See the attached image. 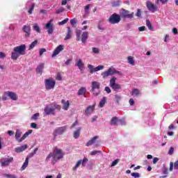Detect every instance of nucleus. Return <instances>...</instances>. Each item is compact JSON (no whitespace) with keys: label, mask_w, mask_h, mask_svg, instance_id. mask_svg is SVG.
I'll list each match as a JSON object with an SVG mask.
<instances>
[{"label":"nucleus","mask_w":178,"mask_h":178,"mask_svg":"<svg viewBox=\"0 0 178 178\" xmlns=\"http://www.w3.org/2000/svg\"><path fill=\"white\" fill-rule=\"evenodd\" d=\"M136 16L138 17H141V10L140 9H138L137 13H136Z\"/></svg>","instance_id":"nucleus-60"},{"label":"nucleus","mask_w":178,"mask_h":178,"mask_svg":"<svg viewBox=\"0 0 178 178\" xmlns=\"http://www.w3.org/2000/svg\"><path fill=\"white\" fill-rule=\"evenodd\" d=\"M118 123H119L118 117H113L110 122L111 126H118Z\"/></svg>","instance_id":"nucleus-25"},{"label":"nucleus","mask_w":178,"mask_h":178,"mask_svg":"<svg viewBox=\"0 0 178 178\" xmlns=\"http://www.w3.org/2000/svg\"><path fill=\"white\" fill-rule=\"evenodd\" d=\"M38 44V40H35L33 42L31 43L29 47V51H31V49H33L37 44Z\"/></svg>","instance_id":"nucleus-38"},{"label":"nucleus","mask_w":178,"mask_h":178,"mask_svg":"<svg viewBox=\"0 0 178 178\" xmlns=\"http://www.w3.org/2000/svg\"><path fill=\"white\" fill-rule=\"evenodd\" d=\"M22 137V132L19 129H17L16 130V132H15V140L18 142V143H22V142H19V140Z\"/></svg>","instance_id":"nucleus-26"},{"label":"nucleus","mask_w":178,"mask_h":178,"mask_svg":"<svg viewBox=\"0 0 178 178\" xmlns=\"http://www.w3.org/2000/svg\"><path fill=\"white\" fill-rule=\"evenodd\" d=\"M81 165V160H79L76 163L75 166L73 168V170H77V168Z\"/></svg>","instance_id":"nucleus-43"},{"label":"nucleus","mask_w":178,"mask_h":178,"mask_svg":"<svg viewBox=\"0 0 178 178\" xmlns=\"http://www.w3.org/2000/svg\"><path fill=\"white\" fill-rule=\"evenodd\" d=\"M113 74H119V76H122V72L118 71L115 67H111L108 68L107 71L102 73L103 79H106L108 76H113Z\"/></svg>","instance_id":"nucleus-4"},{"label":"nucleus","mask_w":178,"mask_h":178,"mask_svg":"<svg viewBox=\"0 0 178 178\" xmlns=\"http://www.w3.org/2000/svg\"><path fill=\"white\" fill-rule=\"evenodd\" d=\"M128 63H129L130 65H132V66H134V59L133 58V57H131V56L128 57Z\"/></svg>","instance_id":"nucleus-42"},{"label":"nucleus","mask_w":178,"mask_h":178,"mask_svg":"<svg viewBox=\"0 0 178 178\" xmlns=\"http://www.w3.org/2000/svg\"><path fill=\"white\" fill-rule=\"evenodd\" d=\"M68 22H69V18H65V19H63V21L60 22L58 23V24H59L60 26H63V24H66V23Z\"/></svg>","instance_id":"nucleus-45"},{"label":"nucleus","mask_w":178,"mask_h":178,"mask_svg":"<svg viewBox=\"0 0 178 178\" xmlns=\"http://www.w3.org/2000/svg\"><path fill=\"white\" fill-rule=\"evenodd\" d=\"M120 3H122V1L120 0H116L111 2L112 6L114 8H117L118 6H120Z\"/></svg>","instance_id":"nucleus-33"},{"label":"nucleus","mask_w":178,"mask_h":178,"mask_svg":"<svg viewBox=\"0 0 178 178\" xmlns=\"http://www.w3.org/2000/svg\"><path fill=\"white\" fill-rule=\"evenodd\" d=\"M70 23L72 26H76V24H77V20L76 19V18L72 19H70Z\"/></svg>","instance_id":"nucleus-53"},{"label":"nucleus","mask_w":178,"mask_h":178,"mask_svg":"<svg viewBox=\"0 0 178 178\" xmlns=\"http://www.w3.org/2000/svg\"><path fill=\"white\" fill-rule=\"evenodd\" d=\"M97 140H98V136H94L91 140L87 142L86 144V147H90V145H92V144H95V141H97Z\"/></svg>","instance_id":"nucleus-21"},{"label":"nucleus","mask_w":178,"mask_h":178,"mask_svg":"<svg viewBox=\"0 0 178 178\" xmlns=\"http://www.w3.org/2000/svg\"><path fill=\"white\" fill-rule=\"evenodd\" d=\"M76 41H80V40H81V30L77 29L76 31Z\"/></svg>","instance_id":"nucleus-31"},{"label":"nucleus","mask_w":178,"mask_h":178,"mask_svg":"<svg viewBox=\"0 0 178 178\" xmlns=\"http://www.w3.org/2000/svg\"><path fill=\"white\" fill-rule=\"evenodd\" d=\"M146 27L145 26H140L139 28H138V31H145V30H146Z\"/></svg>","instance_id":"nucleus-61"},{"label":"nucleus","mask_w":178,"mask_h":178,"mask_svg":"<svg viewBox=\"0 0 178 178\" xmlns=\"http://www.w3.org/2000/svg\"><path fill=\"white\" fill-rule=\"evenodd\" d=\"M87 92V88L82 87L78 90V95H85Z\"/></svg>","instance_id":"nucleus-29"},{"label":"nucleus","mask_w":178,"mask_h":178,"mask_svg":"<svg viewBox=\"0 0 178 178\" xmlns=\"http://www.w3.org/2000/svg\"><path fill=\"white\" fill-rule=\"evenodd\" d=\"M88 67L90 70V73H91V74H92V73H95V72H97V70H95V67H94V65L89 64L88 65Z\"/></svg>","instance_id":"nucleus-39"},{"label":"nucleus","mask_w":178,"mask_h":178,"mask_svg":"<svg viewBox=\"0 0 178 178\" xmlns=\"http://www.w3.org/2000/svg\"><path fill=\"white\" fill-rule=\"evenodd\" d=\"M105 104H106V97H104L99 104V108H104Z\"/></svg>","instance_id":"nucleus-32"},{"label":"nucleus","mask_w":178,"mask_h":178,"mask_svg":"<svg viewBox=\"0 0 178 178\" xmlns=\"http://www.w3.org/2000/svg\"><path fill=\"white\" fill-rule=\"evenodd\" d=\"M115 98L117 104H119V102H120V99H122V97L119 95H115Z\"/></svg>","instance_id":"nucleus-51"},{"label":"nucleus","mask_w":178,"mask_h":178,"mask_svg":"<svg viewBox=\"0 0 178 178\" xmlns=\"http://www.w3.org/2000/svg\"><path fill=\"white\" fill-rule=\"evenodd\" d=\"M2 177H6V178H17V176L15 175H10V174H2Z\"/></svg>","instance_id":"nucleus-37"},{"label":"nucleus","mask_w":178,"mask_h":178,"mask_svg":"<svg viewBox=\"0 0 178 178\" xmlns=\"http://www.w3.org/2000/svg\"><path fill=\"white\" fill-rule=\"evenodd\" d=\"M67 129V126L58 127L54 131L53 136L54 137H57V136H62V134H63V133L66 131Z\"/></svg>","instance_id":"nucleus-10"},{"label":"nucleus","mask_w":178,"mask_h":178,"mask_svg":"<svg viewBox=\"0 0 178 178\" xmlns=\"http://www.w3.org/2000/svg\"><path fill=\"white\" fill-rule=\"evenodd\" d=\"M131 95L133 97H138L140 95V90L137 88L132 90Z\"/></svg>","instance_id":"nucleus-36"},{"label":"nucleus","mask_w":178,"mask_h":178,"mask_svg":"<svg viewBox=\"0 0 178 178\" xmlns=\"http://www.w3.org/2000/svg\"><path fill=\"white\" fill-rule=\"evenodd\" d=\"M26 49H27V47L24 44L15 47L11 53V59L13 60H17L19 56L26 54Z\"/></svg>","instance_id":"nucleus-2"},{"label":"nucleus","mask_w":178,"mask_h":178,"mask_svg":"<svg viewBox=\"0 0 178 178\" xmlns=\"http://www.w3.org/2000/svg\"><path fill=\"white\" fill-rule=\"evenodd\" d=\"M75 66H77L79 70H84V63L81 59H79L77 63L75 64Z\"/></svg>","instance_id":"nucleus-24"},{"label":"nucleus","mask_w":178,"mask_h":178,"mask_svg":"<svg viewBox=\"0 0 178 178\" xmlns=\"http://www.w3.org/2000/svg\"><path fill=\"white\" fill-rule=\"evenodd\" d=\"M31 127H32V129H37V124L32 122L31 124Z\"/></svg>","instance_id":"nucleus-64"},{"label":"nucleus","mask_w":178,"mask_h":178,"mask_svg":"<svg viewBox=\"0 0 178 178\" xmlns=\"http://www.w3.org/2000/svg\"><path fill=\"white\" fill-rule=\"evenodd\" d=\"M42 70H44V63H40L36 67V73L41 76V74H42Z\"/></svg>","instance_id":"nucleus-23"},{"label":"nucleus","mask_w":178,"mask_h":178,"mask_svg":"<svg viewBox=\"0 0 178 178\" xmlns=\"http://www.w3.org/2000/svg\"><path fill=\"white\" fill-rule=\"evenodd\" d=\"M111 88L112 90H113V91H118V90L122 89V86H120V84L119 83H115V85L111 86Z\"/></svg>","instance_id":"nucleus-30"},{"label":"nucleus","mask_w":178,"mask_h":178,"mask_svg":"<svg viewBox=\"0 0 178 178\" xmlns=\"http://www.w3.org/2000/svg\"><path fill=\"white\" fill-rule=\"evenodd\" d=\"M33 29L34 31H36V33H41V28L38 26V24H35L33 26Z\"/></svg>","instance_id":"nucleus-34"},{"label":"nucleus","mask_w":178,"mask_h":178,"mask_svg":"<svg viewBox=\"0 0 178 178\" xmlns=\"http://www.w3.org/2000/svg\"><path fill=\"white\" fill-rule=\"evenodd\" d=\"M27 166H29V158H26L25 161L21 168V170H25Z\"/></svg>","instance_id":"nucleus-35"},{"label":"nucleus","mask_w":178,"mask_h":178,"mask_svg":"<svg viewBox=\"0 0 178 178\" xmlns=\"http://www.w3.org/2000/svg\"><path fill=\"white\" fill-rule=\"evenodd\" d=\"M131 176H132V177H134V178H138V177H140L141 175L138 172H132L131 174Z\"/></svg>","instance_id":"nucleus-46"},{"label":"nucleus","mask_w":178,"mask_h":178,"mask_svg":"<svg viewBox=\"0 0 178 178\" xmlns=\"http://www.w3.org/2000/svg\"><path fill=\"white\" fill-rule=\"evenodd\" d=\"M29 6H30V8L28 11V13H29V15H31V13H33V10H34V6H35V5L34 4V3H31V1H28L26 3V8Z\"/></svg>","instance_id":"nucleus-19"},{"label":"nucleus","mask_w":178,"mask_h":178,"mask_svg":"<svg viewBox=\"0 0 178 178\" xmlns=\"http://www.w3.org/2000/svg\"><path fill=\"white\" fill-rule=\"evenodd\" d=\"M22 31L24 33L25 38H29L31 34V26L30 25H24L22 26Z\"/></svg>","instance_id":"nucleus-11"},{"label":"nucleus","mask_w":178,"mask_h":178,"mask_svg":"<svg viewBox=\"0 0 178 178\" xmlns=\"http://www.w3.org/2000/svg\"><path fill=\"white\" fill-rule=\"evenodd\" d=\"M95 111V104L92 106H88L86 107L84 111L85 116H90V115H92V112Z\"/></svg>","instance_id":"nucleus-14"},{"label":"nucleus","mask_w":178,"mask_h":178,"mask_svg":"<svg viewBox=\"0 0 178 178\" xmlns=\"http://www.w3.org/2000/svg\"><path fill=\"white\" fill-rule=\"evenodd\" d=\"M146 26L148 29L150 30V31H154L155 30L154 26H152V24H151V21H149V19L146 20Z\"/></svg>","instance_id":"nucleus-28"},{"label":"nucleus","mask_w":178,"mask_h":178,"mask_svg":"<svg viewBox=\"0 0 178 178\" xmlns=\"http://www.w3.org/2000/svg\"><path fill=\"white\" fill-rule=\"evenodd\" d=\"M27 148H28L27 145H24L20 147H15V152H17V154H20V152H23V151H26Z\"/></svg>","instance_id":"nucleus-17"},{"label":"nucleus","mask_w":178,"mask_h":178,"mask_svg":"<svg viewBox=\"0 0 178 178\" xmlns=\"http://www.w3.org/2000/svg\"><path fill=\"white\" fill-rule=\"evenodd\" d=\"M118 163H119V159H116L113 161L111 163V167L116 166Z\"/></svg>","instance_id":"nucleus-56"},{"label":"nucleus","mask_w":178,"mask_h":178,"mask_svg":"<svg viewBox=\"0 0 178 178\" xmlns=\"http://www.w3.org/2000/svg\"><path fill=\"white\" fill-rule=\"evenodd\" d=\"M120 20H122L120 15L114 13L108 18V23H110V24H118V23L120 22Z\"/></svg>","instance_id":"nucleus-7"},{"label":"nucleus","mask_w":178,"mask_h":178,"mask_svg":"<svg viewBox=\"0 0 178 178\" xmlns=\"http://www.w3.org/2000/svg\"><path fill=\"white\" fill-rule=\"evenodd\" d=\"M52 22H54V19H50L44 26L45 30H47V33L49 35L53 34L54 30H55V26H54Z\"/></svg>","instance_id":"nucleus-9"},{"label":"nucleus","mask_w":178,"mask_h":178,"mask_svg":"<svg viewBox=\"0 0 178 178\" xmlns=\"http://www.w3.org/2000/svg\"><path fill=\"white\" fill-rule=\"evenodd\" d=\"M63 12H65V8H63V7H60L59 9L56 10V15H59V13H62Z\"/></svg>","instance_id":"nucleus-47"},{"label":"nucleus","mask_w":178,"mask_h":178,"mask_svg":"<svg viewBox=\"0 0 178 178\" xmlns=\"http://www.w3.org/2000/svg\"><path fill=\"white\" fill-rule=\"evenodd\" d=\"M146 6L148 10L152 13H155V12L158 10V7H156V6H155L154 3H152V2L149 1L146 2Z\"/></svg>","instance_id":"nucleus-12"},{"label":"nucleus","mask_w":178,"mask_h":178,"mask_svg":"<svg viewBox=\"0 0 178 178\" xmlns=\"http://www.w3.org/2000/svg\"><path fill=\"white\" fill-rule=\"evenodd\" d=\"M92 52L93 54H99V49L98 47H93Z\"/></svg>","instance_id":"nucleus-54"},{"label":"nucleus","mask_w":178,"mask_h":178,"mask_svg":"<svg viewBox=\"0 0 178 178\" xmlns=\"http://www.w3.org/2000/svg\"><path fill=\"white\" fill-rule=\"evenodd\" d=\"M91 6V4H88L86 6H85V13H88V10L90 9Z\"/></svg>","instance_id":"nucleus-57"},{"label":"nucleus","mask_w":178,"mask_h":178,"mask_svg":"<svg viewBox=\"0 0 178 178\" xmlns=\"http://www.w3.org/2000/svg\"><path fill=\"white\" fill-rule=\"evenodd\" d=\"M88 162V159L87 157H84L83 160H81L82 166L85 167Z\"/></svg>","instance_id":"nucleus-41"},{"label":"nucleus","mask_w":178,"mask_h":178,"mask_svg":"<svg viewBox=\"0 0 178 178\" xmlns=\"http://www.w3.org/2000/svg\"><path fill=\"white\" fill-rule=\"evenodd\" d=\"M6 95L9 97L13 101H17V95L13 92L8 91L6 92Z\"/></svg>","instance_id":"nucleus-16"},{"label":"nucleus","mask_w":178,"mask_h":178,"mask_svg":"<svg viewBox=\"0 0 178 178\" xmlns=\"http://www.w3.org/2000/svg\"><path fill=\"white\" fill-rule=\"evenodd\" d=\"M104 67H105V66H104V65H99L95 67V70H96V72H99V70H104Z\"/></svg>","instance_id":"nucleus-49"},{"label":"nucleus","mask_w":178,"mask_h":178,"mask_svg":"<svg viewBox=\"0 0 178 178\" xmlns=\"http://www.w3.org/2000/svg\"><path fill=\"white\" fill-rule=\"evenodd\" d=\"M87 40H88V32L85 31L81 35V42H83V44H86V42H87Z\"/></svg>","instance_id":"nucleus-20"},{"label":"nucleus","mask_w":178,"mask_h":178,"mask_svg":"<svg viewBox=\"0 0 178 178\" xmlns=\"http://www.w3.org/2000/svg\"><path fill=\"white\" fill-rule=\"evenodd\" d=\"M118 123H120V124L124 126V124H126V121L124 120H119Z\"/></svg>","instance_id":"nucleus-62"},{"label":"nucleus","mask_w":178,"mask_h":178,"mask_svg":"<svg viewBox=\"0 0 178 178\" xmlns=\"http://www.w3.org/2000/svg\"><path fill=\"white\" fill-rule=\"evenodd\" d=\"M80 131H81V127H79L74 132V138L77 139L79 137H80Z\"/></svg>","instance_id":"nucleus-27"},{"label":"nucleus","mask_w":178,"mask_h":178,"mask_svg":"<svg viewBox=\"0 0 178 178\" xmlns=\"http://www.w3.org/2000/svg\"><path fill=\"white\" fill-rule=\"evenodd\" d=\"M129 103L131 106H133V105H134V99H130Z\"/></svg>","instance_id":"nucleus-63"},{"label":"nucleus","mask_w":178,"mask_h":178,"mask_svg":"<svg viewBox=\"0 0 178 178\" xmlns=\"http://www.w3.org/2000/svg\"><path fill=\"white\" fill-rule=\"evenodd\" d=\"M61 104H63V109L64 111H67L69 109V106H70V102H69V100L66 101L65 99L61 100Z\"/></svg>","instance_id":"nucleus-18"},{"label":"nucleus","mask_w":178,"mask_h":178,"mask_svg":"<svg viewBox=\"0 0 178 178\" xmlns=\"http://www.w3.org/2000/svg\"><path fill=\"white\" fill-rule=\"evenodd\" d=\"M64 49V47L62 44L58 45L53 51V54L51 55L52 58H55V56H56V55H59V54H60V52H62V51H63Z\"/></svg>","instance_id":"nucleus-15"},{"label":"nucleus","mask_w":178,"mask_h":178,"mask_svg":"<svg viewBox=\"0 0 178 178\" xmlns=\"http://www.w3.org/2000/svg\"><path fill=\"white\" fill-rule=\"evenodd\" d=\"M27 137H29V134L27 132H26L22 137L20 138L19 142H22L24 140H26V138H27Z\"/></svg>","instance_id":"nucleus-48"},{"label":"nucleus","mask_w":178,"mask_h":178,"mask_svg":"<svg viewBox=\"0 0 178 178\" xmlns=\"http://www.w3.org/2000/svg\"><path fill=\"white\" fill-rule=\"evenodd\" d=\"M67 35L65 36V38H64L65 41H67V40H70V38H72V29H70V27H67Z\"/></svg>","instance_id":"nucleus-22"},{"label":"nucleus","mask_w":178,"mask_h":178,"mask_svg":"<svg viewBox=\"0 0 178 178\" xmlns=\"http://www.w3.org/2000/svg\"><path fill=\"white\" fill-rule=\"evenodd\" d=\"M120 16L121 17H123L124 19H133L134 17V13H131L130 14V12L126 9L122 8L121 11L120 12Z\"/></svg>","instance_id":"nucleus-8"},{"label":"nucleus","mask_w":178,"mask_h":178,"mask_svg":"<svg viewBox=\"0 0 178 178\" xmlns=\"http://www.w3.org/2000/svg\"><path fill=\"white\" fill-rule=\"evenodd\" d=\"M104 90L107 92V94H111V88L108 86H106Z\"/></svg>","instance_id":"nucleus-58"},{"label":"nucleus","mask_w":178,"mask_h":178,"mask_svg":"<svg viewBox=\"0 0 178 178\" xmlns=\"http://www.w3.org/2000/svg\"><path fill=\"white\" fill-rule=\"evenodd\" d=\"M98 154H102L101 150H95L90 152V155H98Z\"/></svg>","instance_id":"nucleus-44"},{"label":"nucleus","mask_w":178,"mask_h":178,"mask_svg":"<svg viewBox=\"0 0 178 178\" xmlns=\"http://www.w3.org/2000/svg\"><path fill=\"white\" fill-rule=\"evenodd\" d=\"M91 88V92L93 94V95L98 97L101 92V90H99L101 88V83L94 81L92 82Z\"/></svg>","instance_id":"nucleus-5"},{"label":"nucleus","mask_w":178,"mask_h":178,"mask_svg":"<svg viewBox=\"0 0 178 178\" xmlns=\"http://www.w3.org/2000/svg\"><path fill=\"white\" fill-rule=\"evenodd\" d=\"M56 84V81L52 77L44 79V87L47 91H49V90H54Z\"/></svg>","instance_id":"nucleus-6"},{"label":"nucleus","mask_w":178,"mask_h":178,"mask_svg":"<svg viewBox=\"0 0 178 178\" xmlns=\"http://www.w3.org/2000/svg\"><path fill=\"white\" fill-rule=\"evenodd\" d=\"M173 152H175V148H173L172 147H170V149L168 151V154L173 155Z\"/></svg>","instance_id":"nucleus-55"},{"label":"nucleus","mask_w":178,"mask_h":178,"mask_svg":"<svg viewBox=\"0 0 178 178\" xmlns=\"http://www.w3.org/2000/svg\"><path fill=\"white\" fill-rule=\"evenodd\" d=\"M65 156V152L62 149H59L57 147H54L53 152H50L46 157L45 162H49L51 161V165H55L60 159H63Z\"/></svg>","instance_id":"nucleus-1"},{"label":"nucleus","mask_w":178,"mask_h":178,"mask_svg":"<svg viewBox=\"0 0 178 178\" xmlns=\"http://www.w3.org/2000/svg\"><path fill=\"white\" fill-rule=\"evenodd\" d=\"M0 162H1V166L3 168L5 166H9L11 162H13V158H2L0 159Z\"/></svg>","instance_id":"nucleus-13"},{"label":"nucleus","mask_w":178,"mask_h":178,"mask_svg":"<svg viewBox=\"0 0 178 178\" xmlns=\"http://www.w3.org/2000/svg\"><path fill=\"white\" fill-rule=\"evenodd\" d=\"M56 80L58 81H62V75H60V74H57Z\"/></svg>","instance_id":"nucleus-59"},{"label":"nucleus","mask_w":178,"mask_h":178,"mask_svg":"<svg viewBox=\"0 0 178 178\" xmlns=\"http://www.w3.org/2000/svg\"><path fill=\"white\" fill-rule=\"evenodd\" d=\"M62 107L59 104H56L55 103L51 104L50 106H46L44 108V116H49V115H53L55 116L56 113L55 111H60Z\"/></svg>","instance_id":"nucleus-3"},{"label":"nucleus","mask_w":178,"mask_h":178,"mask_svg":"<svg viewBox=\"0 0 178 178\" xmlns=\"http://www.w3.org/2000/svg\"><path fill=\"white\" fill-rule=\"evenodd\" d=\"M116 84V77H112L110 80V87L115 86Z\"/></svg>","instance_id":"nucleus-40"},{"label":"nucleus","mask_w":178,"mask_h":178,"mask_svg":"<svg viewBox=\"0 0 178 178\" xmlns=\"http://www.w3.org/2000/svg\"><path fill=\"white\" fill-rule=\"evenodd\" d=\"M44 52H47V49L42 48L39 50L40 56H42Z\"/></svg>","instance_id":"nucleus-52"},{"label":"nucleus","mask_w":178,"mask_h":178,"mask_svg":"<svg viewBox=\"0 0 178 178\" xmlns=\"http://www.w3.org/2000/svg\"><path fill=\"white\" fill-rule=\"evenodd\" d=\"M40 116V113H36L33 115V116L31 117L32 120H37L38 119V117Z\"/></svg>","instance_id":"nucleus-50"}]
</instances>
